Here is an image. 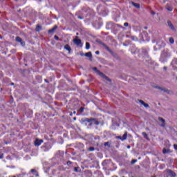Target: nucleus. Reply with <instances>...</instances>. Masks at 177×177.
Wrapping results in <instances>:
<instances>
[{
  "label": "nucleus",
  "mask_w": 177,
  "mask_h": 177,
  "mask_svg": "<svg viewBox=\"0 0 177 177\" xmlns=\"http://www.w3.org/2000/svg\"><path fill=\"white\" fill-rule=\"evenodd\" d=\"M93 71H96L97 73L98 74V75H100L102 78H104V80H106V81H109V82L111 81L110 78H109L107 76H106V75H104L103 73H102L99 70H97V68L93 67Z\"/></svg>",
  "instance_id": "nucleus-1"
},
{
  "label": "nucleus",
  "mask_w": 177,
  "mask_h": 177,
  "mask_svg": "<svg viewBox=\"0 0 177 177\" xmlns=\"http://www.w3.org/2000/svg\"><path fill=\"white\" fill-rule=\"evenodd\" d=\"M167 56H168V53H167L165 51H163L161 54V56H160V61L161 62H165V57H167Z\"/></svg>",
  "instance_id": "nucleus-2"
},
{
  "label": "nucleus",
  "mask_w": 177,
  "mask_h": 177,
  "mask_svg": "<svg viewBox=\"0 0 177 177\" xmlns=\"http://www.w3.org/2000/svg\"><path fill=\"white\" fill-rule=\"evenodd\" d=\"M92 121H95V118H82L81 119V122H91Z\"/></svg>",
  "instance_id": "nucleus-3"
},
{
  "label": "nucleus",
  "mask_w": 177,
  "mask_h": 177,
  "mask_svg": "<svg viewBox=\"0 0 177 177\" xmlns=\"http://www.w3.org/2000/svg\"><path fill=\"white\" fill-rule=\"evenodd\" d=\"M44 143V140H39L37 138L35 141V146H41Z\"/></svg>",
  "instance_id": "nucleus-4"
},
{
  "label": "nucleus",
  "mask_w": 177,
  "mask_h": 177,
  "mask_svg": "<svg viewBox=\"0 0 177 177\" xmlns=\"http://www.w3.org/2000/svg\"><path fill=\"white\" fill-rule=\"evenodd\" d=\"M16 41H17V42H20V43H21V45L22 46H26V42H24V41H23V39H22L21 37H16Z\"/></svg>",
  "instance_id": "nucleus-5"
},
{
  "label": "nucleus",
  "mask_w": 177,
  "mask_h": 177,
  "mask_svg": "<svg viewBox=\"0 0 177 177\" xmlns=\"http://www.w3.org/2000/svg\"><path fill=\"white\" fill-rule=\"evenodd\" d=\"M158 121H160V122H162V124H160V127L162 128H165V120H164V118H158Z\"/></svg>",
  "instance_id": "nucleus-6"
},
{
  "label": "nucleus",
  "mask_w": 177,
  "mask_h": 177,
  "mask_svg": "<svg viewBox=\"0 0 177 177\" xmlns=\"http://www.w3.org/2000/svg\"><path fill=\"white\" fill-rule=\"evenodd\" d=\"M160 91H162V92H165V93H171V91H169L168 88H165V87H161Z\"/></svg>",
  "instance_id": "nucleus-7"
},
{
  "label": "nucleus",
  "mask_w": 177,
  "mask_h": 177,
  "mask_svg": "<svg viewBox=\"0 0 177 177\" xmlns=\"http://www.w3.org/2000/svg\"><path fill=\"white\" fill-rule=\"evenodd\" d=\"M57 29V26H55L52 29H50L48 30V34H53V32H55V30H56Z\"/></svg>",
  "instance_id": "nucleus-8"
},
{
  "label": "nucleus",
  "mask_w": 177,
  "mask_h": 177,
  "mask_svg": "<svg viewBox=\"0 0 177 177\" xmlns=\"http://www.w3.org/2000/svg\"><path fill=\"white\" fill-rule=\"evenodd\" d=\"M73 42L74 44H75V45H77V46H79V45L81 44V39L77 38L74 39Z\"/></svg>",
  "instance_id": "nucleus-9"
},
{
  "label": "nucleus",
  "mask_w": 177,
  "mask_h": 177,
  "mask_svg": "<svg viewBox=\"0 0 177 177\" xmlns=\"http://www.w3.org/2000/svg\"><path fill=\"white\" fill-rule=\"evenodd\" d=\"M128 136V132L125 131L124 134L123 135V136L122 137V142H124V140H127V138Z\"/></svg>",
  "instance_id": "nucleus-10"
},
{
  "label": "nucleus",
  "mask_w": 177,
  "mask_h": 177,
  "mask_svg": "<svg viewBox=\"0 0 177 177\" xmlns=\"http://www.w3.org/2000/svg\"><path fill=\"white\" fill-rule=\"evenodd\" d=\"M167 24L169 27L171 28V30H175V28L174 27V24H172V22H171V21H168Z\"/></svg>",
  "instance_id": "nucleus-11"
},
{
  "label": "nucleus",
  "mask_w": 177,
  "mask_h": 177,
  "mask_svg": "<svg viewBox=\"0 0 177 177\" xmlns=\"http://www.w3.org/2000/svg\"><path fill=\"white\" fill-rule=\"evenodd\" d=\"M131 5H133V6H134V8H136V9H139L140 8V4L136 3L135 2H132Z\"/></svg>",
  "instance_id": "nucleus-12"
},
{
  "label": "nucleus",
  "mask_w": 177,
  "mask_h": 177,
  "mask_svg": "<svg viewBox=\"0 0 177 177\" xmlns=\"http://www.w3.org/2000/svg\"><path fill=\"white\" fill-rule=\"evenodd\" d=\"M64 49L68 50L69 53H70V52H71V47H70V45H68V44H66L64 46Z\"/></svg>",
  "instance_id": "nucleus-13"
},
{
  "label": "nucleus",
  "mask_w": 177,
  "mask_h": 177,
  "mask_svg": "<svg viewBox=\"0 0 177 177\" xmlns=\"http://www.w3.org/2000/svg\"><path fill=\"white\" fill-rule=\"evenodd\" d=\"M167 172L170 176H175V172L172 171L171 170H168Z\"/></svg>",
  "instance_id": "nucleus-14"
},
{
  "label": "nucleus",
  "mask_w": 177,
  "mask_h": 177,
  "mask_svg": "<svg viewBox=\"0 0 177 177\" xmlns=\"http://www.w3.org/2000/svg\"><path fill=\"white\" fill-rule=\"evenodd\" d=\"M36 31H37V32H39V31H41V30H42V26H41L40 25H37V26H36Z\"/></svg>",
  "instance_id": "nucleus-15"
},
{
  "label": "nucleus",
  "mask_w": 177,
  "mask_h": 177,
  "mask_svg": "<svg viewBox=\"0 0 177 177\" xmlns=\"http://www.w3.org/2000/svg\"><path fill=\"white\" fill-rule=\"evenodd\" d=\"M84 56H86V57H92V53L88 52V53H86L84 55Z\"/></svg>",
  "instance_id": "nucleus-16"
},
{
  "label": "nucleus",
  "mask_w": 177,
  "mask_h": 177,
  "mask_svg": "<svg viewBox=\"0 0 177 177\" xmlns=\"http://www.w3.org/2000/svg\"><path fill=\"white\" fill-rule=\"evenodd\" d=\"M142 136H144V138H145V139H149V136H147V133H146V132H142Z\"/></svg>",
  "instance_id": "nucleus-17"
},
{
  "label": "nucleus",
  "mask_w": 177,
  "mask_h": 177,
  "mask_svg": "<svg viewBox=\"0 0 177 177\" xmlns=\"http://www.w3.org/2000/svg\"><path fill=\"white\" fill-rule=\"evenodd\" d=\"M103 46H104L105 49L108 50V52H111V50H110V48H109V46H106L105 44H103Z\"/></svg>",
  "instance_id": "nucleus-18"
},
{
  "label": "nucleus",
  "mask_w": 177,
  "mask_h": 177,
  "mask_svg": "<svg viewBox=\"0 0 177 177\" xmlns=\"http://www.w3.org/2000/svg\"><path fill=\"white\" fill-rule=\"evenodd\" d=\"M168 153H169V150L167 149H163V154H167Z\"/></svg>",
  "instance_id": "nucleus-19"
},
{
  "label": "nucleus",
  "mask_w": 177,
  "mask_h": 177,
  "mask_svg": "<svg viewBox=\"0 0 177 177\" xmlns=\"http://www.w3.org/2000/svg\"><path fill=\"white\" fill-rule=\"evenodd\" d=\"M91 48V44L88 42L86 43V49H89Z\"/></svg>",
  "instance_id": "nucleus-20"
},
{
  "label": "nucleus",
  "mask_w": 177,
  "mask_h": 177,
  "mask_svg": "<svg viewBox=\"0 0 177 177\" xmlns=\"http://www.w3.org/2000/svg\"><path fill=\"white\" fill-rule=\"evenodd\" d=\"M93 121H94V124L95 125H100V122L99 121L96 120V119H95V120H93Z\"/></svg>",
  "instance_id": "nucleus-21"
},
{
  "label": "nucleus",
  "mask_w": 177,
  "mask_h": 177,
  "mask_svg": "<svg viewBox=\"0 0 177 177\" xmlns=\"http://www.w3.org/2000/svg\"><path fill=\"white\" fill-rule=\"evenodd\" d=\"M169 41L170 44H174V42H175V40H174V38H172V37H170Z\"/></svg>",
  "instance_id": "nucleus-22"
},
{
  "label": "nucleus",
  "mask_w": 177,
  "mask_h": 177,
  "mask_svg": "<svg viewBox=\"0 0 177 177\" xmlns=\"http://www.w3.org/2000/svg\"><path fill=\"white\" fill-rule=\"evenodd\" d=\"M166 9H167L169 12H172V10H173L172 7H167V8H166Z\"/></svg>",
  "instance_id": "nucleus-23"
},
{
  "label": "nucleus",
  "mask_w": 177,
  "mask_h": 177,
  "mask_svg": "<svg viewBox=\"0 0 177 177\" xmlns=\"http://www.w3.org/2000/svg\"><path fill=\"white\" fill-rule=\"evenodd\" d=\"M135 162H138V160H136V159L132 160L131 162V164L133 165V164H135Z\"/></svg>",
  "instance_id": "nucleus-24"
},
{
  "label": "nucleus",
  "mask_w": 177,
  "mask_h": 177,
  "mask_svg": "<svg viewBox=\"0 0 177 177\" xmlns=\"http://www.w3.org/2000/svg\"><path fill=\"white\" fill-rule=\"evenodd\" d=\"M88 151H95V148L94 147H89L88 148Z\"/></svg>",
  "instance_id": "nucleus-25"
},
{
  "label": "nucleus",
  "mask_w": 177,
  "mask_h": 177,
  "mask_svg": "<svg viewBox=\"0 0 177 177\" xmlns=\"http://www.w3.org/2000/svg\"><path fill=\"white\" fill-rule=\"evenodd\" d=\"M104 146H108V147H110V143L109 142H104Z\"/></svg>",
  "instance_id": "nucleus-26"
},
{
  "label": "nucleus",
  "mask_w": 177,
  "mask_h": 177,
  "mask_svg": "<svg viewBox=\"0 0 177 177\" xmlns=\"http://www.w3.org/2000/svg\"><path fill=\"white\" fill-rule=\"evenodd\" d=\"M142 106H144V107H146V108L150 107V106H149V104H146L145 102L144 103V104H143Z\"/></svg>",
  "instance_id": "nucleus-27"
},
{
  "label": "nucleus",
  "mask_w": 177,
  "mask_h": 177,
  "mask_svg": "<svg viewBox=\"0 0 177 177\" xmlns=\"http://www.w3.org/2000/svg\"><path fill=\"white\" fill-rule=\"evenodd\" d=\"M154 88H155L156 89H159V91H161V88H162V87H160V86H154Z\"/></svg>",
  "instance_id": "nucleus-28"
},
{
  "label": "nucleus",
  "mask_w": 177,
  "mask_h": 177,
  "mask_svg": "<svg viewBox=\"0 0 177 177\" xmlns=\"http://www.w3.org/2000/svg\"><path fill=\"white\" fill-rule=\"evenodd\" d=\"M124 27H128V26H129V24H128V22H126L124 24Z\"/></svg>",
  "instance_id": "nucleus-29"
},
{
  "label": "nucleus",
  "mask_w": 177,
  "mask_h": 177,
  "mask_svg": "<svg viewBox=\"0 0 177 177\" xmlns=\"http://www.w3.org/2000/svg\"><path fill=\"white\" fill-rule=\"evenodd\" d=\"M139 102L141 103V104H142V106L145 104V102L143 100H140Z\"/></svg>",
  "instance_id": "nucleus-30"
},
{
  "label": "nucleus",
  "mask_w": 177,
  "mask_h": 177,
  "mask_svg": "<svg viewBox=\"0 0 177 177\" xmlns=\"http://www.w3.org/2000/svg\"><path fill=\"white\" fill-rule=\"evenodd\" d=\"M78 169H79L78 167H75V168H74L75 172H78Z\"/></svg>",
  "instance_id": "nucleus-31"
},
{
  "label": "nucleus",
  "mask_w": 177,
  "mask_h": 177,
  "mask_svg": "<svg viewBox=\"0 0 177 177\" xmlns=\"http://www.w3.org/2000/svg\"><path fill=\"white\" fill-rule=\"evenodd\" d=\"M80 111H81V113H83V111H84V108L81 107V108L80 109Z\"/></svg>",
  "instance_id": "nucleus-32"
},
{
  "label": "nucleus",
  "mask_w": 177,
  "mask_h": 177,
  "mask_svg": "<svg viewBox=\"0 0 177 177\" xmlns=\"http://www.w3.org/2000/svg\"><path fill=\"white\" fill-rule=\"evenodd\" d=\"M54 38H55V39H56L57 41V39H59V37H57V35H55V36L54 37Z\"/></svg>",
  "instance_id": "nucleus-33"
},
{
  "label": "nucleus",
  "mask_w": 177,
  "mask_h": 177,
  "mask_svg": "<svg viewBox=\"0 0 177 177\" xmlns=\"http://www.w3.org/2000/svg\"><path fill=\"white\" fill-rule=\"evenodd\" d=\"M117 138H118V139H120V140H122V136H118Z\"/></svg>",
  "instance_id": "nucleus-34"
},
{
  "label": "nucleus",
  "mask_w": 177,
  "mask_h": 177,
  "mask_svg": "<svg viewBox=\"0 0 177 177\" xmlns=\"http://www.w3.org/2000/svg\"><path fill=\"white\" fill-rule=\"evenodd\" d=\"M174 148L175 149V150H177V145H174Z\"/></svg>",
  "instance_id": "nucleus-35"
},
{
  "label": "nucleus",
  "mask_w": 177,
  "mask_h": 177,
  "mask_svg": "<svg viewBox=\"0 0 177 177\" xmlns=\"http://www.w3.org/2000/svg\"><path fill=\"white\" fill-rule=\"evenodd\" d=\"M151 15H152L153 16H154V15H156V12H154V11H152V12H151Z\"/></svg>",
  "instance_id": "nucleus-36"
},
{
  "label": "nucleus",
  "mask_w": 177,
  "mask_h": 177,
  "mask_svg": "<svg viewBox=\"0 0 177 177\" xmlns=\"http://www.w3.org/2000/svg\"><path fill=\"white\" fill-rule=\"evenodd\" d=\"M30 172H35V169H32L30 170Z\"/></svg>",
  "instance_id": "nucleus-37"
},
{
  "label": "nucleus",
  "mask_w": 177,
  "mask_h": 177,
  "mask_svg": "<svg viewBox=\"0 0 177 177\" xmlns=\"http://www.w3.org/2000/svg\"><path fill=\"white\" fill-rule=\"evenodd\" d=\"M100 52L99 51H95V55H99Z\"/></svg>",
  "instance_id": "nucleus-38"
},
{
  "label": "nucleus",
  "mask_w": 177,
  "mask_h": 177,
  "mask_svg": "<svg viewBox=\"0 0 177 177\" xmlns=\"http://www.w3.org/2000/svg\"><path fill=\"white\" fill-rule=\"evenodd\" d=\"M77 19H80L81 20H82V17H77Z\"/></svg>",
  "instance_id": "nucleus-39"
},
{
  "label": "nucleus",
  "mask_w": 177,
  "mask_h": 177,
  "mask_svg": "<svg viewBox=\"0 0 177 177\" xmlns=\"http://www.w3.org/2000/svg\"><path fill=\"white\" fill-rule=\"evenodd\" d=\"M85 55H84V53L80 54V56H84Z\"/></svg>",
  "instance_id": "nucleus-40"
},
{
  "label": "nucleus",
  "mask_w": 177,
  "mask_h": 177,
  "mask_svg": "<svg viewBox=\"0 0 177 177\" xmlns=\"http://www.w3.org/2000/svg\"><path fill=\"white\" fill-rule=\"evenodd\" d=\"M163 69H164V70H167V67L165 66V67L163 68Z\"/></svg>",
  "instance_id": "nucleus-41"
},
{
  "label": "nucleus",
  "mask_w": 177,
  "mask_h": 177,
  "mask_svg": "<svg viewBox=\"0 0 177 177\" xmlns=\"http://www.w3.org/2000/svg\"><path fill=\"white\" fill-rule=\"evenodd\" d=\"M127 149H131V146H127Z\"/></svg>",
  "instance_id": "nucleus-42"
},
{
  "label": "nucleus",
  "mask_w": 177,
  "mask_h": 177,
  "mask_svg": "<svg viewBox=\"0 0 177 177\" xmlns=\"http://www.w3.org/2000/svg\"><path fill=\"white\" fill-rule=\"evenodd\" d=\"M48 150H49V149H44V151H48Z\"/></svg>",
  "instance_id": "nucleus-43"
},
{
  "label": "nucleus",
  "mask_w": 177,
  "mask_h": 177,
  "mask_svg": "<svg viewBox=\"0 0 177 177\" xmlns=\"http://www.w3.org/2000/svg\"><path fill=\"white\" fill-rule=\"evenodd\" d=\"M0 158H3V156H0Z\"/></svg>",
  "instance_id": "nucleus-44"
},
{
  "label": "nucleus",
  "mask_w": 177,
  "mask_h": 177,
  "mask_svg": "<svg viewBox=\"0 0 177 177\" xmlns=\"http://www.w3.org/2000/svg\"><path fill=\"white\" fill-rule=\"evenodd\" d=\"M36 176H39V175L38 174H36Z\"/></svg>",
  "instance_id": "nucleus-45"
},
{
  "label": "nucleus",
  "mask_w": 177,
  "mask_h": 177,
  "mask_svg": "<svg viewBox=\"0 0 177 177\" xmlns=\"http://www.w3.org/2000/svg\"><path fill=\"white\" fill-rule=\"evenodd\" d=\"M45 82H49L48 81H47V80H45Z\"/></svg>",
  "instance_id": "nucleus-46"
},
{
  "label": "nucleus",
  "mask_w": 177,
  "mask_h": 177,
  "mask_svg": "<svg viewBox=\"0 0 177 177\" xmlns=\"http://www.w3.org/2000/svg\"><path fill=\"white\" fill-rule=\"evenodd\" d=\"M89 125H90V127H91V125H92V123H90V124H89Z\"/></svg>",
  "instance_id": "nucleus-47"
},
{
  "label": "nucleus",
  "mask_w": 177,
  "mask_h": 177,
  "mask_svg": "<svg viewBox=\"0 0 177 177\" xmlns=\"http://www.w3.org/2000/svg\"><path fill=\"white\" fill-rule=\"evenodd\" d=\"M176 64H177V60H176Z\"/></svg>",
  "instance_id": "nucleus-48"
}]
</instances>
